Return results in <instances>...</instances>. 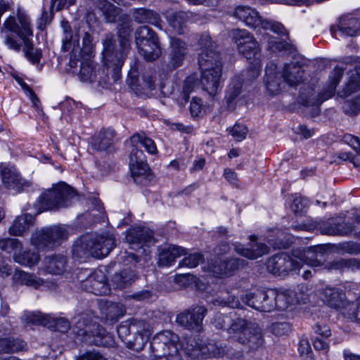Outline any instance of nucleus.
I'll list each match as a JSON object with an SVG mask.
<instances>
[{
  "label": "nucleus",
  "instance_id": "1",
  "mask_svg": "<svg viewBox=\"0 0 360 360\" xmlns=\"http://www.w3.org/2000/svg\"><path fill=\"white\" fill-rule=\"evenodd\" d=\"M201 51L198 63L202 70L201 84L204 91L214 99L220 90L222 65L219 54L214 51L215 44L208 35L200 41Z\"/></svg>",
  "mask_w": 360,
  "mask_h": 360
},
{
  "label": "nucleus",
  "instance_id": "2",
  "mask_svg": "<svg viewBox=\"0 0 360 360\" xmlns=\"http://www.w3.org/2000/svg\"><path fill=\"white\" fill-rule=\"evenodd\" d=\"M15 33L24 44V51L26 58L32 63H38L41 57V51L34 49L32 41L33 29L30 16L22 10H17L16 18L8 16L4 22L3 27H0V32L5 31Z\"/></svg>",
  "mask_w": 360,
  "mask_h": 360
},
{
  "label": "nucleus",
  "instance_id": "3",
  "mask_svg": "<svg viewBox=\"0 0 360 360\" xmlns=\"http://www.w3.org/2000/svg\"><path fill=\"white\" fill-rule=\"evenodd\" d=\"M115 246V238L112 235L87 233L75 241L72 252L75 258L84 261L91 256L103 258Z\"/></svg>",
  "mask_w": 360,
  "mask_h": 360
},
{
  "label": "nucleus",
  "instance_id": "4",
  "mask_svg": "<svg viewBox=\"0 0 360 360\" xmlns=\"http://www.w3.org/2000/svg\"><path fill=\"white\" fill-rule=\"evenodd\" d=\"M225 317L219 315L216 327L227 330L231 338L242 345L254 347L262 344V333L258 324L250 320L238 318L229 328L225 323Z\"/></svg>",
  "mask_w": 360,
  "mask_h": 360
},
{
  "label": "nucleus",
  "instance_id": "5",
  "mask_svg": "<svg viewBox=\"0 0 360 360\" xmlns=\"http://www.w3.org/2000/svg\"><path fill=\"white\" fill-rule=\"evenodd\" d=\"M118 33L120 38V47L119 49H115L113 35L110 34H105V38L103 39V62L108 69H112L115 80H117L120 77V71L130 47L129 30H124L123 36L120 30Z\"/></svg>",
  "mask_w": 360,
  "mask_h": 360
},
{
  "label": "nucleus",
  "instance_id": "6",
  "mask_svg": "<svg viewBox=\"0 0 360 360\" xmlns=\"http://www.w3.org/2000/svg\"><path fill=\"white\" fill-rule=\"evenodd\" d=\"M73 324V331L80 341L98 346H114L112 335L100 325L89 323L86 316L75 317Z\"/></svg>",
  "mask_w": 360,
  "mask_h": 360
},
{
  "label": "nucleus",
  "instance_id": "7",
  "mask_svg": "<svg viewBox=\"0 0 360 360\" xmlns=\"http://www.w3.org/2000/svg\"><path fill=\"white\" fill-rule=\"evenodd\" d=\"M76 197L75 191L65 182H59L48 189L38 198L35 206L37 214L44 211L67 207Z\"/></svg>",
  "mask_w": 360,
  "mask_h": 360
},
{
  "label": "nucleus",
  "instance_id": "8",
  "mask_svg": "<svg viewBox=\"0 0 360 360\" xmlns=\"http://www.w3.org/2000/svg\"><path fill=\"white\" fill-rule=\"evenodd\" d=\"M232 38L237 45L239 52L243 54L253 67L251 69L252 79L257 78L260 73V49L254 37L245 30H234Z\"/></svg>",
  "mask_w": 360,
  "mask_h": 360
},
{
  "label": "nucleus",
  "instance_id": "9",
  "mask_svg": "<svg viewBox=\"0 0 360 360\" xmlns=\"http://www.w3.org/2000/svg\"><path fill=\"white\" fill-rule=\"evenodd\" d=\"M68 230L63 225H53L41 229L32 234L30 240L36 248H49L60 245L67 240Z\"/></svg>",
  "mask_w": 360,
  "mask_h": 360
},
{
  "label": "nucleus",
  "instance_id": "10",
  "mask_svg": "<svg viewBox=\"0 0 360 360\" xmlns=\"http://www.w3.org/2000/svg\"><path fill=\"white\" fill-rule=\"evenodd\" d=\"M185 349L188 355L193 357L202 356L205 358L219 357L226 353V347L214 340H190Z\"/></svg>",
  "mask_w": 360,
  "mask_h": 360
},
{
  "label": "nucleus",
  "instance_id": "11",
  "mask_svg": "<svg viewBox=\"0 0 360 360\" xmlns=\"http://www.w3.org/2000/svg\"><path fill=\"white\" fill-rule=\"evenodd\" d=\"M60 27L63 31L61 50L64 52L71 51L70 65L74 68L77 66V61L81 54L79 36L77 31L73 33L70 25L66 20L61 21Z\"/></svg>",
  "mask_w": 360,
  "mask_h": 360
},
{
  "label": "nucleus",
  "instance_id": "12",
  "mask_svg": "<svg viewBox=\"0 0 360 360\" xmlns=\"http://www.w3.org/2000/svg\"><path fill=\"white\" fill-rule=\"evenodd\" d=\"M276 297V289L257 290L255 292L247 293L242 300L257 310L269 312L273 310Z\"/></svg>",
  "mask_w": 360,
  "mask_h": 360
},
{
  "label": "nucleus",
  "instance_id": "13",
  "mask_svg": "<svg viewBox=\"0 0 360 360\" xmlns=\"http://www.w3.org/2000/svg\"><path fill=\"white\" fill-rule=\"evenodd\" d=\"M245 264V260L238 258L217 259L202 268L205 271L212 274L214 276L224 278L232 276L239 267Z\"/></svg>",
  "mask_w": 360,
  "mask_h": 360
},
{
  "label": "nucleus",
  "instance_id": "14",
  "mask_svg": "<svg viewBox=\"0 0 360 360\" xmlns=\"http://www.w3.org/2000/svg\"><path fill=\"white\" fill-rule=\"evenodd\" d=\"M267 269L273 274L281 275L300 269V262L285 253H280L269 259Z\"/></svg>",
  "mask_w": 360,
  "mask_h": 360
},
{
  "label": "nucleus",
  "instance_id": "15",
  "mask_svg": "<svg viewBox=\"0 0 360 360\" xmlns=\"http://www.w3.org/2000/svg\"><path fill=\"white\" fill-rule=\"evenodd\" d=\"M206 311L204 307L197 306L177 315L176 321L185 328L198 331L201 328Z\"/></svg>",
  "mask_w": 360,
  "mask_h": 360
},
{
  "label": "nucleus",
  "instance_id": "16",
  "mask_svg": "<svg viewBox=\"0 0 360 360\" xmlns=\"http://www.w3.org/2000/svg\"><path fill=\"white\" fill-rule=\"evenodd\" d=\"M0 175L2 184L9 190L15 193L22 191L25 187L30 186L29 182L21 178L15 167L8 165H0Z\"/></svg>",
  "mask_w": 360,
  "mask_h": 360
},
{
  "label": "nucleus",
  "instance_id": "17",
  "mask_svg": "<svg viewBox=\"0 0 360 360\" xmlns=\"http://www.w3.org/2000/svg\"><path fill=\"white\" fill-rule=\"evenodd\" d=\"M320 297L322 302L330 308L346 309L350 305L345 292L339 288L326 287L321 292Z\"/></svg>",
  "mask_w": 360,
  "mask_h": 360
},
{
  "label": "nucleus",
  "instance_id": "18",
  "mask_svg": "<svg viewBox=\"0 0 360 360\" xmlns=\"http://www.w3.org/2000/svg\"><path fill=\"white\" fill-rule=\"evenodd\" d=\"M82 287L88 292L97 295L110 294V288L106 283V277L101 270H97L82 281Z\"/></svg>",
  "mask_w": 360,
  "mask_h": 360
},
{
  "label": "nucleus",
  "instance_id": "19",
  "mask_svg": "<svg viewBox=\"0 0 360 360\" xmlns=\"http://www.w3.org/2000/svg\"><path fill=\"white\" fill-rule=\"evenodd\" d=\"M169 44L167 70L172 71L183 64L187 54V46L185 41L176 37H171Z\"/></svg>",
  "mask_w": 360,
  "mask_h": 360
},
{
  "label": "nucleus",
  "instance_id": "20",
  "mask_svg": "<svg viewBox=\"0 0 360 360\" xmlns=\"http://www.w3.org/2000/svg\"><path fill=\"white\" fill-rule=\"evenodd\" d=\"M256 239L257 238L255 236H250V243H249L248 247H245L240 243L235 244V251L238 254L249 259H256L268 254L269 252V248L263 243L256 241Z\"/></svg>",
  "mask_w": 360,
  "mask_h": 360
},
{
  "label": "nucleus",
  "instance_id": "21",
  "mask_svg": "<svg viewBox=\"0 0 360 360\" xmlns=\"http://www.w3.org/2000/svg\"><path fill=\"white\" fill-rule=\"evenodd\" d=\"M326 252L323 247L310 248L304 250V252L299 254L294 251L293 256L300 262V269L302 267L301 263H305L313 267L321 266L326 261Z\"/></svg>",
  "mask_w": 360,
  "mask_h": 360
},
{
  "label": "nucleus",
  "instance_id": "22",
  "mask_svg": "<svg viewBox=\"0 0 360 360\" xmlns=\"http://www.w3.org/2000/svg\"><path fill=\"white\" fill-rule=\"evenodd\" d=\"M129 168L133 177L146 176L149 172L145 155L135 145H133L129 155Z\"/></svg>",
  "mask_w": 360,
  "mask_h": 360
},
{
  "label": "nucleus",
  "instance_id": "23",
  "mask_svg": "<svg viewBox=\"0 0 360 360\" xmlns=\"http://www.w3.org/2000/svg\"><path fill=\"white\" fill-rule=\"evenodd\" d=\"M132 326L136 327V335L133 340H128L127 345L131 349L140 351L148 341L152 333V328L150 324L143 321H136Z\"/></svg>",
  "mask_w": 360,
  "mask_h": 360
},
{
  "label": "nucleus",
  "instance_id": "24",
  "mask_svg": "<svg viewBox=\"0 0 360 360\" xmlns=\"http://www.w3.org/2000/svg\"><path fill=\"white\" fill-rule=\"evenodd\" d=\"M335 33L341 36L353 37L360 31V19L352 14L341 16L336 25Z\"/></svg>",
  "mask_w": 360,
  "mask_h": 360
},
{
  "label": "nucleus",
  "instance_id": "25",
  "mask_svg": "<svg viewBox=\"0 0 360 360\" xmlns=\"http://www.w3.org/2000/svg\"><path fill=\"white\" fill-rule=\"evenodd\" d=\"M126 240L132 250H138L143 244L154 243L153 232L148 229H134L128 232Z\"/></svg>",
  "mask_w": 360,
  "mask_h": 360
},
{
  "label": "nucleus",
  "instance_id": "26",
  "mask_svg": "<svg viewBox=\"0 0 360 360\" xmlns=\"http://www.w3.org/2000/svg\"><path fill=\"white\" fill-rule=\"evenodd\" d=\"M178 336L170 330H165L159 333L153 339L152 342L153 347L156 349L163 351V347L166 352H172V347L178 349Z\"/></svg>",
  "mask_w": 360,
  "mask_h": 360
},
{
  "label": "nucleus",
  "instance_id": "27",
  "mask_svg": "<svg viewBox=\"0 0 360 360\" xmlns=\"http://www.w3.org/2000/svg\"><path fill=\"white\" fill-rule=\"evenodd\" d=\"M234 16L249 27L255 28L260 27L262 19L259 13L250 6H238L235 9Z\"/></svg>",
  "mask_w": 360,
  "mask_h": 360
},
{
  "label": "nucleus",
  "instance_id": "28",
  "mask_svg": "<svg viewBox=\"0 0 360 360\" xmlns=\"http://www.w3.org/2000/svg\"><path fill=\"white\" fill-rule=\"evenodd\" d=\"M285 82L290 86H297L303 81L304 70L297 63L285 64L281 72Z\"/></svg>",
  "mask_w": 360,
  "mask_h": 360
},
{
  "label": "nucleus",
  "instance_id": "29",
  "mask_svg": "<svg viewBox=\"0 0 360 360\" xmlns=\"http://www.w3.org/2000/svg\"><path fill=\"white\" fill-rule=\"evenodd\" d=\"M282 75L281 72L276 71V66L274 64H269L266 68L265 84L266 89L272 94H278L284 82L281 80Z\"/></svg>",
  "mask_w": 360,
  "mask_h": 360
},
{
  "label": "nucleus",
  "instance_id": "30",
  "mask_svg": "<svg viewBox=\"0 0 360 360\" xmlns=\"http://www.w3.org/2000/svg\"><path fill=\"white\" fill-rule=\"evenodd\" d=\"M276 297L274 299L273 310L276 308L279 310H285L289 306L303 300L302 297H297L296 292L291 290L283 291L276 290Z\"/></svg>",
  "mask_w": 360,
  "mask_h": 360
},
{
  "label": "nucleus",
  "instance_id": "31",
  "mask_svg": "<svg viewBox=\"0 0 360 360\" xmlns=\"http://www.w3.org/2000/svg\"><path fill=\"white\" fill-rule=\"evenodd\" d=\"M115 136V132L112 129H103L92 138L91 146L96 150H105L113 144Z\"/></svg>",
  "mask_w": 360,
  "mask_h": 360
},
{
  "label": "nucleus",
  "instance_id": "32",
  "mask_svg": "<svg viewBox=\"0 0 360 360\" xmlns=\"http://www.w3.org/2000/svg\"><path fill=\"white\" fill-rule=\"evenodd\" d=\"M343 74V70L341 68H335L330 75V84L325 89V90L319 95V98L313 104L320 105L324 101L328 100L333 97L335 94L336 86L339 84Z\"/></svg>",
  "mask_w": 360,
  "mask_h": 360
},
{
  "label": "nucleus",
  "instance_id": "33",
  "mask_svg": "<svg viewBox=\"0 0 360 360\" xmlns=\"http://www.w3.org/2000/svg\"><path fill=\"white\" fill-rule=\"evenodd\" d=\"M349 79L338 91L341 98H347L360 90V68H355L349 74Z\"/></svg>",
  "mask_w": 360,
  "mask_h": 360
},
{
  "label": "nucleus",
  "instance_id": "34",
  "mask_svg": "<svg viewBox=\"0 0 360 360\" xmlns=\"http://www.w3.org/2000/svg\"><path fill=\"white\" fill-rule=\"evenodd\" d=\"M34 217L30 214H25L16 217L8 229L12 236H22L34 224Z\"/></svg>",
  "mask_w": 360,
  "mask_h": 360
},
{
  "label": "nucleus",
  "instance_id": "35",
  "mask_svg": "<svg viewBox=\"0 0 360 360\" xmlns=\"http://www.w3.org/2000/svg\"><path fill=\"white\" fill-rule=\"evenodd\" d=\"M186 250L181 247L169 245L164 248L159 255L158 264L160 266H167L172 265L175 259L186 255Z\"/></svg>",
  "mask_w": 360,
  "mask_h": 360
},
{
  "label": "nucleus",
  "instance_id": "36",
  "mask_svg": "<svg viewBox=\"0 0 360 360\" xmlns=\"http://www.w3.org/2000/svg\"><path fill=\"white\" fill-rule=\"evenodd\" d=\"M66 258L63 255H51L46 257L44 261V269L49 274H60L66 266Z\"/></svg>",
  "mask_w": 360,
  "mask_h": 360
},
{
  "label": "nucleus",
  "instance_id": "37",
  "mask_svg": "<svg viewBox=\"0 0 360 360\" xmlns=\"http://www.w3.org/2000/svg\"><path fill=\"white\" fill-rule=\"evenodd\" d=\"M27 349V343L13 337L0 338V354L15 353Z\"/></svg>",
  "mask_w": 360,
  "mask_h": 360
},
{
  "label": "nucleus",
  "instance_id": "38",
  "mask_svg": "<svg viewBox=\"0 0 360 360\" xmlns=\"http://www.w3.org/2000/svg\"><path fill=\"white\" fill-rule=\"evenodd\" d=\"M133 18L139 23H149L155 26H159L160 22V15L157 13L142 8L134 10Z\"/></svg>",
  "mask_w": 360,
  "mask_h": 360
},
{
  "label": "nucleus",
  "instance_id": "39",
  "mask_svg": "<svg viewBox=\"0 0 360 360\" xmlns=\"http://www.w3.org/2000/svg\"><path fill=\"white\" fill-rule=\"evenodd\" d=\"M13 279L15 283L23 284L36 289L44 283L41 278L37 277L35 275L20 270H16L14 272Z\"/></svg>",
  "mask_w": 360,
  "mask_h": 360
},
{
  "label": "nucleus",
  "instance_id": "40",
  "mask_svg": "<svg viewBox=\"0 0 360 360\" xmlns=\"http://www.w3.org/2000/svg\"><path fill=\"white\" fill-rule=\"evenodd\" d=\"M139 53L146 60L153 61L159 58L161 54V49L159 41L152 43H141L136 46Z\"/></svg>",
  "mask_w": 360,
  "mask_h": 360
},
{
  "label": "nucleus",
  "instance_id": "41",
  "mask_svg": "<svg viewBox=\"0 0 360 360\" xmlns=\"http://www.w3.org/2000/svg\"><path fill=\"white\" fill-rule=\"evenodd\" d=\"M243 79L240 76L234 77L227 87L226 99L230 105L235 102L241 94L243 90Z\"/></svg>",
  "mask_w": 360,
  "mask_h": 360
},
{
  "label": "nucleus",
  "instance_id": "42",
  "mask_svg": "<svg viewBox=\"0 0 360 360\" xmlns=\"http://www.w3.org/2000/svg\"><path fill=\"white\" fill-rule=\"evenodd\" d=\"M168 20L174 30L179 34H183L188 20V15L183 11L172 13L169 15Z\"/></svg>",
  "mask_w": 360,
  "mask_h": 360
},
{
  "label": "nucleus",
  "instance_id": "43",
  "mask_svg": "<svg viewBox=\"0 0 360 360\" xmlns=\"http://www.w3.org/2000/svg\"><path fill=\"white\" fill-rule=\"evenodd\" d=\"M136 46L141 43H152L158 41L156 34L148 26L140 27L135 33Z\"/></svg>",
  "mask_w": 360,
  "mask_h": 360
},
{
  "label": "nucleus",
  "instance_id": "44",
  "mask_svg": "<svg viewBox=\"0 0 360 360\" xmlns=\"http://www.w3.org/2000/svg\"><path fill=\"white\" fill-rule=\"evenodd\" d=\"M137 278L136 274L132 270H124L120 274H115L112 281L118 288H124Z\"/></svg>",
  "mask_w": 360,
  "mask_h": 360
},
{
  "label": "nucleus",
  "instance_id": "45",
  "mask_svg": "<svg viewBox=\"0 0 360 360\" xmlns=\"http://www.w3.org/2000/svg\"><path fill=\"white\" fill-rule=\"evenodd\" d=\"M131 141L133 145L136 146L138 144L141 145L150 154H155L158 151L153 140L146 136L144 134H134L131 137Z\"/></svg>",
  "mask_w": 360,
  "mask_h": 360
},
{
  "label": "nucleus",
  "instance_id": "46",
  "mask_svg": "<svg viewBox=\"0 0 360 360\" xmlns=\"http://www.w3.org/2000/svg\"><path fill=\"white\" fill-rule=\"evenodd\" d=\"M48 314L40 312L25 311L21 317L22 321L25 324H39L45 326L48 324Z\"/></svg>",
  "mask_w": 360,
  "mask_h": 360
},
{
  "label": "nucleus",
  "instance_id": "47",
  "mask_svg": "<svg viewBox=\"0 0 360 360\" xmlns=\"http://www.w3.org/2000/svg\"><path fill=\"white\" fill-rule=\"evenodd\" d=\"M14 260L24 266H32L37 264L39 259V255L37 252H19L13 255Z\"/></svg>",
  "mask_w": 360,
  "mask_h": 360
},
{
  "label": "nucleus",
  "instance_id": "48",
  "mask_svg": "<svg viewBox=\"0 0 360 360\" xmlns=\"http://www.w3.org/2000/svg\"><path fill=\"white\" fill-rule=\"evenodd\" d=\"M212 303L216 306L229 307L231 308H238L240 304V301L237 297L229 295L228 292H226L213 300Z\"/></svg>",
  "mask_w": 360,
  "mask_h": 360
},
{
  "label": "nucleus",
  "instance_id": "49",
  "mask_svg": "<svg viewBox=\"0 0 360 360\" xmlns=\"http://www.w3.org/2000/svg\"><path fill=\"white\" fill-rule=\"evenodd\" d=\"M21 242L15 238H0V249L6 252H13V255L18 254L22 250Z\"/></svg>",
  "mask_w": 360,
  "mask_h": 360
},
{
  "label": "nucleus",
  "instance_id": "50",
  "mask_svg": "<svg viewBox=\"0 0 360 360\" xmlns=\"http://www.w3.org/2000/svg\"><path fill=\"white\" fill-rule=\"evenodd\" d=\"M48 324H45L49 328L58 330L62 333L67 332L70 328V323L68 319L65 318H55L48 315Z\"/></svg>",
  "mask_w": 360,
  "mask_h": 360
},
{
  "label": "nucleus",
  "instance_id": "51",
  "mask_svg": "<svg viewBox=\"0 0 360 360\" xmlns=\"http://www.w3.org/2000/svg\"><path fill=\"white\" fill-rule=\"evenodd\" d=\"M142 82L138 79L139 86L143 90L152 91L155 89V72L153 70L145 71L141 75Z\"/></svg>",
  "mask_w": 360,
  "mask_h": 360
},
{
  "label": "nucleus",
  "instance_id": "52",
  "mask_svg": "<svg viewBox=\"0 0 360 360\" xmlns=\"http://www.w3.org/2000/svg\"><path fill=\"white\" fill-rule=\"evenodd\" d=\"M262 40L266 42L268 49L273 52L281 51L286 47V44L284 41L270 36L268 33L262 34Z\"/></svg>",
  "mask_w": 360,
  "mask_h": 360
},
{
  "label": "nucleus",
  "instance_id": "53",
  "mask_svg": "<svg viewBox=\"0 0 360 360\" xmlns=\"http://www.w3.org/2000/svg\"><path fill=\"white\" fill-rule=\"evenodd\" d=\"M94 76V68L89 60L81 62L79 77L82 82H92Z\"/></svg>",
  "mask_w": 360,
  "mask_h": 360
},
{
  "label": "nucleus",
  "instance_id": "54",
  "mask_svg": "<svg viewBox=\"0 0 360 360\" xmlns=\"http://www.w3.org/2000/svg\"><path fill=\"white\" fill-rule=\"evenodd\" d=\"M248 131L246 126L238 123H236L229 129V134L238 141L245 139Z\"/></svg>",
  "mask_w": 360,
  "mask_h": 360
},
{
  "label": "nucleus",
  "instance_id": "55",
  "mask_svg": "<svg viewBox=\"0 0 360 360\" xmlns=\"http://www.w3.org/2000/svg\"><path fill=\"white\" fill-rule=\"evenodd\" d=\"M202 259V257L199 253L190 254L180 261L179 265L181 266L193 268L198 266Z\"/></svg>",
  "mask_w": 360,
  "mask_h": 360
},
{
  "label": "nucleus",
  "instance_id": "56",
  "mask_svg": "<svg viewBox=\"0 0 360 360\" xmlns=\"http://www.w3.org/2000/svg\"><path fill=\"white\" fill-rule=\"evenodd\" d=\"M259 27L264 30H271L274 32L279 34H283L285 33V28L283 25L278 22L262 20Z\"/></svg>",
  "mask_w": 360,
  "mask_h": 360
},
{
  "label": "nucleus",
  "instance_id": "57",
  "mask_svg": "<svg viewBox=\"0 0 360 360\" xmlns=\"http://www.w3.org/2000/svg\"><path fill=\"white\" fill-rule=\"evenodd\" d=\"M353 226L347 223L335 224L328 233L331 235H348L353 231Z\"/></svg>",
  "mask_w": 360,
  "mask_h": 360
},
{
  "label": "nucleus",
  "instance_id": "58",
  "mask_svg": "<svg viewBox=\"0 0 360 360\" xmlns=\"http://www.w3.org/2000/svg\"><path fill=\"white\" fill-rule=\"evenodd\" d=\"M102 10L108 22L115 21L119 13V9L116 6L110 3H106L103 5Z\"/></svg>",
  "mask_w": 360,
  "mask_h": 360
},
{
  "label": "nucleus",
  "instance_id": "59",
  "mask_svg": "<svg viewBox=\"0 0 360 360\" xmlns=\"http://www.w3.org/2000/svg\"><path fill=\"white\" fill-rule=\"evenodd\" d=\"M137 321H134L131 323V326H129L127 323H122L117 328V335L123 341L128 344V340H131L128 338L129 335L131 328H136V327H133L132 325L134 324Z\"/></svg>",
  "mask_w": 360,
  "mask_h": 360
},
{
  "label": "nucleus",
  "instance_id": "60",
  "mask_svg": "<svg viewBox=\"0 0 360 360\" xmlns=\"http://www.w3.org/2000/svg\"><path fill=\"white\" fill-rule=\"evenodd\" d=\"M155 360H180V355L179 349L172 347V352H166L165 348L163 347L162 353L155 355Z\"/></svg>",
  "mask_w": 360,
  "mask_h": 360
},
{
  "label": "nucleus",
  "instance_id": "61",
  "mask_svg": "<svg viewBox=\"0 0 360 360\" xmlns=\"http://www.w3.org/2000/svg\"><path fill=\"white\" fill-rule=\"evenodd\" d=\"M198 83V77L196 75H190L184 81L183 86V92L186 96L193 91Z\"/></svg>",
  "mask_w": 360,
  "mask_h": 360
},
{
  "label": "nucleus",
  "instance_id": "62",
  "mask_svg": "<svg viewBox=\"0 0 360 360\" xmlns=\"http://www.w3.org/2000/svg\"><path fill=\"white\" fill-rule=\"evenodd\" d=\"M343 141L349 145L358 155H360V141L358 137L347 134L343 136Z\"/></svg>",
  "mask_w": 360,
  "mask_h": 360
},
{
  "label": "nucleus",
  "instance_id": "63",
  "mask_svg": "<svg viewBox=\"0 0 360 360\" xmlns=\"http://www.w3.org/2000/svg\"><path fill=\"white\" fill-rule=\"evenodd\" d=\"M202 104L200 98L193 97L190 104V111L193 117H198L202 113Z\"/></svg>",
  "mask_w": 360,
  "mask_h": 360
},
{
  "label": "nucleus",
  "instance_id": "64",
  "mask_svg": "<svg viewBox=\"0 0 360 360\" xmlns=\"http://www.w3.org/2000/svg\"><path fill=\"white\" fill-rule=\"evenodd\" d=\"M77 360H106L99 352L96 351L87 352L79 356Z\"/></svg>",
  "mask_w": 360,
  "mask_h": 360
}]
</instances>
